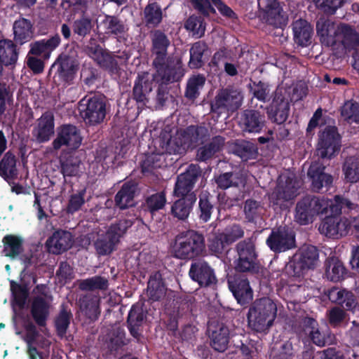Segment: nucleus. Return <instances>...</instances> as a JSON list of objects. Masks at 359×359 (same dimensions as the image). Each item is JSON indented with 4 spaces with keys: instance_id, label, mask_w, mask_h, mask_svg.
I'll list each match as a JSON object with an SVG mask.
<instances>
[{
    "instance_id": "obj_1",
    "label": "nucleus",
    "mask_w": 359,
    "mask_h": 359,
    "mask_svg": "<svg viewBox=\"0 0 359 359\" xmlns=\"http://www.w3.org/2000/svg\"><path fill=\"white\" fill-rule=\"evenodd\" d=\"M205 252V237L197 231H182L175 238L172 253L175 258L191 260L203 255Z\"/></svg>"
},
{
    "instance_id": "obj_64",
    "label": "nucleus",
    "mask_w": 359,
    "mask_h": 359,
    "mask_svg": "<svg viewBox=\"0 0 359 359\" xmlns=\"http://www.w3.org/2000/svg\"><path fill=\"white\" fill-rule=\"evenodd\" d=\"M222 233L229 245L244 236L243 228L238 224L228 226Z\"/></svg>"
},
{
    "instance_id": "obj_23",
    "label": "nucleus",
    "mask_w": 359,
    "mask_h": 359,
    "mask_svg": "<svg viewBox=\"0 0 359 359\" xmlns=\"http://www.w3.org/2000/svg\"><path fill=\"white\" fill-rule=\"evenodd\" d=\"M265 123L264 114L257 110L245 109L241 114L239 125L245 133H260L264 127Z\"/></svg>"
},
{
    "instance_id": "obj_27",
    "label": "nucleus",
    "mask_w": 359,
    "mask_h": 359,
    "mask_svg": "<svg viewBox=\"0 0 359 359\" xmlns=\"http://www.w3.org/2000/svg\"><path fill=\"white\" fill-rule=\"evenodd\" d=\"M289 111L288 100L285 98L281 91L276 90L268 109L269 116L277 123L281 124L287 120Z\"/></svg>"
},
{
    "instance_id": "obj_63",
    "label": "nucleus",
    "mask_w": 359,
    "mask_h": 359,
    "mask_svg": "<svg viewBox=\"0 0 359 359\" xmlns=\"http://www.w3.org/2000/svg\"><path fill=\"white\" fill-rule=\"evenodd\" d=\"M166 203L165 194L163 191L154 194L145 200V207L151 212L158 211L165 206Z\"/></svg>"
},
{
    "instance_id": "obj_50",
    "label": "nucleus",
    "mask_w": 359,
    "mask_h": 359,
    "mask_svg": "<svg viewBox=\"0 0 359 359\" xmlns=\"http://www.w3.org/2000/svg\"><path fill=\"white\" fill-rule=\"evenodd\" d=\"M264 208L260 202L254 199H248L244 204L245 217L249 222L257 223L262 219Z\"/></svg>"
},
{
    "instance_id": "obj_4",
    "label": "nucleus",
    "mask_w": 359,
    "mask_h": 359,
    "mask_svg": "<svg viewBox=\"0 0 359 359\" xmlns=\"http://www.w3.org/2000/svg\"><path fill=\"white\" fill-rule=\"evenodd\" d=\"M132 219H123L111 224L105 234H102L95 242V247L99 255H107L114 251L127 229L133 224Z\"/></svg>"
},
{
    "instance_id": "obj_10",
    "label": "nucleus",
    "mask_w": 359,
    "mask_h": 359,
    "mask_svg": "<svg viewBox=\"0 0 359 359\" xmlns=\"http://www.w3.org/2000/svg\"><path fill=\"white\" fill-rule=\"evenodd\" d=\"M81 116L85 122L90 125L102 123L107 114L106 100L104 97L95 95L92 97H84L79 102Z\"/></svg>"
},
{
    "instance_id": "obj_31",
    "label": "nucleus",
    "mask_w": 359,
    "mask_h": 359,
    "mask_svg": "<svg viewBox=\"0 0 359 359\" xmlns=\"http://www.w3.org/2000/svg\"><path fill=\"white\" fill-rule=\"evenodd\" d=\"M104 34L114 36H122L128 31L125 22L118 16L104 15L98 25Z\"/></svg>"
},
{
    "instance_id": "obj_8",
    "label": "nucleus",
    "mask_w": 359,
    "mask_h": 359,
    "mask_svg": "<svg viewBox=\"0 0 359 359\" xmlns=\"http://www.w3.org/2000/svg\"><path fill=\"white\" fill-rule=\"evenodd\" d=\"M238 258L234 269L238 272L255 273L258 271L255 246L251 238L240 241L236 245Z\"/></svg>"
},
{
    "instance_id": "obj_12",
    "label": "nucleus",
    "mask_w": 359,
    "mask_h": 359,
    "mask_svg": "<svg viewBox=\"0 0 359 359\" xmlns=\"http://www.w3.org/2000/svg\"><path fill=\"white\" fill-rule=\"evenodd\" d=\"M158 142L160 147L159 152L162 154L163 153L182 154L187 149L181 130H176L173 133L169 126H166L162 130Z\"/></svg>"
},
{
    "instance_id": "obj_60",
    "label": "nucleus",
    "mask_w": 359,
    "mask_h": 359,
    "mask_svg": "<svg viewBox=\"0 0 359 359\" xmlns=\"http://www.w3.org/2000/svg\"><path fill=\"white\" fill-rule=\"evenodd\" d=\"M217 187L222 189H226L231 187H238L241 182L238 173L225 172L215 178Z\"/></svg>"
},
{
    "instance_id": "obj_53",
    "label": "nucleus",
    "mask_w": 359,
    "mask_h": 359,
    "mask_svg": "<svg viewBox=\"0 0 359 359\" xmlns=\"http://www.w3.org/2000/svg\"><path fill=\"white\" fill-rule=\"evenodd\" d=\"M306 327L305 331L309 334L313 344L318 346H324L327 343V339L318 328L317 322L311 318H306L304 320Z\"/></svg>"
},
{
    "instance_id": "obj_3",
    "label": "nucleus",
    "mask_w": 359,
    "mask_h": 359,
    "mask_svg": "<svg viewBox=\"0 0 359 359\" xmlns=\"http://www.w3.org/2000/svg\"><path fill=\"white\" fill-rule=\"evenodd\" d=\"M318 260V249L313 245H304L287 263L285 270L290 276L300 277L309 269H313Z\"/></svg>"
},
{
    "instance_id": "obj_52",
    "label": "nucleus",
    "mask_w": 359,
    "mask_h": 359,
    "mask_svg": "<svg viewBox=\"0 0 359 359\" xmlns=\"http://www.w3.org/2000/svg\"><path fill=\"white\" fill-rule=\"evenodd\" d=\"M234 153L239 156L243 161L256 158L257 156V146L248 141L238 140L234 144Z\"/></svg>"
},
{
    "instance_id": "obj_34",
    "label": "nucleus",
    "mask_w": 359,
    "mask_h": 359,
    "mask_svg": "<svg viewBox=\"0 0 359 359\" xmlns=\"http://www.w3.org/2000/svg\"><path fill=\"white\" fill-rule=\"evenodd\" d=\"M196 201V194H191L177 200L171 206V215L179 220L184 221L190 215Z\"/></svg>"
},
{
    "instance_id": "obj_47",
    "label": "nucleus",
    "mask_w": 359,
    "mask_h": 359,
    "mask_svg": "<svg viewBox=\"0 0 359 359\" xmlns=\"http://www.w3.org/2000/svg\"><path fill=\"white\" fill-rule=\"evenodd\" d=\"M32 316L39 326H44L48 316V306L41 297H36L31 308Z\"/></svg>"
},
{
    "instance_id": "obj_36",
    "label": "nucleus",
    "mask_w": 359,
    "mask_h": 359,
    "mask_svg": "<svg viewBox=\"0 0 359 359\" xmlns=\"http://www.w3.org/2000/svg\"><path fill=\"white\" fill-rule=\"evenodd\" d=\"M137 185L135 182H126L115 196L116 205L120 209H126L134 205V197L137 194Z\"/></svg>"
},
{
    "instance_id": "obj_26",
    "label": "nucleus",
    "mask_w": 359,
    "mask_h": 359,
    "mask_svg": "<svg viewBox=\"0 0 359 359\" xmlns=\"http://www.w3.org/2000/svg\"><path fill=\"white\" fill-rule=\"evenodd\" d=\"M263 19L269 25L278 27L286 24L287 17L278 0H265Z\"/></svg>"
},
{
    "instance_id": "obj_25",
    "label": "nucleus",
    "mask_w": 359,
    "mask_h": 359,
    "mask_svg": "<svg viewBox=\"0 0 359 359\" xmlns=\"http://www.w3.org/2000/svg\"><path fill=\"white\" fill-rule=\"evenodd\" d=\"M154 79L148 72L138 74L133 89V96L137 102L145 105L149 99L147 95L152 91Z\"/></svg>"
},
{
    "instance_id": "obj_46",
    "label": "nucleus",
    "mask_w": 359,
    "mask_h": 359,
    "mask_svg": "<svg viewBox=\"0 0 359 359\" xmlns=\"http://www.w3.org/2000/svg\"><path fill=\"white\" fill-rule=\"evenodd\" d=\"M4 244L3 253L6 257L15 259L23 251V240L15 235H7L2 240Z\"/></svg>"
},
{
    "instance_id": "obj_24",
    "label": "nucleus",
    "mask_w": 359,
    "mask_h": 359,
    "mask_svg": "<svg viewBox=\"0 0 359 359\" xmlns=\"http://www.w3.org/2000/svg\"><path fill=\"white\" fill-rule=\"evenodd\" d=\"M208 332L212 347L219 352H224L228 346L229 331L222 323L212 320L209 323Z\"/></svg>"
},
{
    "instance_id": "obj_11",
    "label": "nucleus",
    "mask_w": 359,
    "mask_h": 359,
    "mask_svg": "<svg viewBox=\"0 0 359 359\" xmlns=\"http://www.w3.org/2000/svg\"><path fill=\"white\" fill-rule=\"evenodd\" d=\"M340 140L337 128L327 126L319 135L316 148L317 156L321 158H331L341 147Z\"/></svg>"
},
{
    "instance_id": "obj_16",
    "label": "nucleus",
    "mask_w": 359,
    "mask_h": 359,
    "mask_svg": "<svg viewBox=\"0 0 359 359\" xmlns=\"http://www.w3.org/2000/svg\"><path fill=\"white\" fill-rule=\"evenodd\" d=\"M326 167L319 161L313 162L309 168L307 176L311 181V187L314 192L327 191L333 182L332 176L327 173Z\"/></svg>"
},
{
    "instance_id": "obj_19",
    "label": "nucleus",
    "mask_w": 359,
    "mask_h": 359,
    "mask_svg": "<svg viewBox=\"0 0 359 359\" xmlns=\"http://www.w3.org/2000/svg\"><path fill=\"white\" fill-rule=\"evenodd\" d=\"M350 223L346 218L336 216L327 217L320 224L318 230L321 234L332 238H339L348 233Z\"/></svg>"
},
{
    "instance_id": "obj_42",
    "label": "nucleus",
    "mask_w": 359,
    "mask_h": 359,
    "mask_svg": "<svg viewBox=\"0 0 359 359\" xmlns=\"http://www.w3.org/2000/svg\"><path fill=\"white\" fill-rule=\"evenodd\" d=\"M99 298L91 294H86L79 299L81 312L90 320L97 319L100 314Z\"/></svg>"
},
{
    "instance_id": "obj_58",
    "label": "nucleus",
    "mask_w": 359,
    "mask_h": 359,
    "mask_svg": "<svg viewBox=\"0 0 359 359\" xmlns=\"http://www.w3.org/2000/svg\"><path fill=\"white\" fill-rule=\"evenodd\" d=\"M207 46L205 43L198 41L194 43L190 49V60L189 66L192 69H198L204 64L203 55Z\"/></svg>"
},
{
    "instance_id": "obj_38",
    "label": "nucleus",
    "mask_w": 359,
    "mask_h": 359,
    "mask_svg": "<svg viewBox=\"0 0 359 359\" xmlns=\"http://www.w3.org/2000/svg\"><path fill=\"white\" fill-rule=\"evenodd\" d=\"M181 132L187 148L203 143L210 136L208 128L202 126H191Z\"/></svg>"
},
{
    "instance_id": "obj_13",
    "label": "nucleus",
    "mask_w": 359,
    "mask_h": 359,
    "mask_svg": "<svg viewBox=\"0 0 359 359\" xmlns=\"http://www.w3.org/2000/svg\"><path fill=\"white\" fill-rule=\"evenodd\" d=\"M78 51L74 47L62 53L55 62L57 65V74L60 79L68 83L71 81L79 67Z\"/></svg>"
},
{
    "instance_id": "obj_54",
    "label": "nucleus",
    "mask_w": 359,
    "mask_h": 359,
    "mask_svg": "<svg viewBox=\"0 0 359 359\" xmlns=\"http://www.w3.org/2000/svg\"><path fill=\"white\" fill-rule=\"evenodd\" d=\"M144 21L148 27H156L162 20V11L156 3L148 4L144 10Z\"/></svg>"
},
{
    "instance_id": "obj_33",
    "label": "nucleus",
    "mask_w": 359,
    "mask_h": 359,
    "mask_svg": "<svg viewBox=\"0 0 359 359\" xmlns=\"http://www.w3.org/2000/svg\"><path fill=\"white\" fill-rule=\"evenodd\" d=\"M145 320V313L141 304L132 306L128 317V325L130 334L137 340L141 337V327Z\"/></svg>"
},
{
    "instance_id": "obj_49",
    "label": "nucleus",
    "mask_w": 359,
    "mask_h": 359,
    "mask_svg": "<svg viewBox=\"0 0 359 359\" xmlns=\"http://www.w3.org/2000/svg\"><path fill=\"white\" fill-rule=\"evenodd\" d=\"M16 161L12 152H6L0 161V175L6 180L15 177L18 175Z\"/></svg>"
},
{
    "instance_id": "obj_39",
    "label": "nucleus",
    "mask_w": 359,
    "mask_h": 359,
    "mask_svg": "<svg viewBox=\"0 0 359 359\" xmlns=\"http://www.w3.org/2000/svg\"><path fill=\"white\" fill-rule=\"evenodd\" d=\"M225 144V138L222 136H215L211 141L200 147L197 149L196 160L198 161H206L212 158L215 154L220 151Z\"/></svg>"
},
{
    "instance_id": "obj_55",
    "label": "nucleus",
    "mask_w": 359,
    "mask_h": 359,
    "mask_svg": "<svg viewBox=\"0 0 359 359\" xmlns=\"http://www.w3.org/2000/svg\"><path fill=\"white\" fill-rule=\"evenodd\" d=\"M342 170L345 180L350 183H355L359 181V161L354 156L346 158Z\"/></svg>"
},
{
    "instance_id": "obj_57",
    "label": "nucleus",
    "mask_w": 359,
    "mask_h": 359,
    "mask_svg": "<svg viewBox=\"0 0 359 359\" xmlns=\"http://www.w3.org/2000/svg\"><path fill=\"white\" fill-rule=\"evenodd\" d=\"M108 280L100 276L79 281V287L81 290H105L108 288Z\"/></svg>"
},
{
    "instance_id": "obj_59",
    "label": "nucleus",
    "mask_w": 359,
    "mask_h": 359,
    "mask_svg": "<svg viewBox=\"0 0 359 359\" xmlns=\"http://www.w3.org/2000/svg\"><path fill=\"white\" fill-rule=\"evenodd\" d=\"M72 318L71 311L67 310L65 305H62L60 311L55 319V325L59 335L63 336L66 334Z\"/></svg>"
},
{
    "instance_id": "obj_61",
    "label": "nucleus",
    "mask_w": 359,
    "mask_h": 359,
    "mask_svg": "<svg viewBox=\"0 0 359 359\" xmlns=\"http://www.w3.org/2000/svg\"><path fill=\"white\" fill-rule=\"evenodd\" d=\"M341 115L344 120L350 123H359V103L348 101L341 109Z\"/></svg>"
},
{
    "instance_id": "obj_14",
    "label": "nucleus",
    "mask_w": 359,
    "mask_h": 359,
    "mask_svg": "<svg viewBox=\"0 0 359 359\" xmlns=\"http://www.w3.org/2000/svg\"><path fill=\"white\" fill-rule=\"evenodd\" d=\"M201 175V170L198 165L191 164L187 170L177 177L173 194L177 197H185L195 194L192 191L194 186Z\"/></svg>"
},
{
    "instance_id": "obj_22",
    "label": "nucleus",
    "mask_w": 359,
    "mask_h": 359,
    "mask_svg": "<svg viewBox=\"0 0 359 359\" xmlns=\"http://www.w3.org/2000/svg\"><path fill=\"white\" fill-rule=\"evenodd\" d=\"M228 283L231 291L240 304H248L252 299V290L245 276L235 275L228 280Z\"/></svg>"
},
{
    "instance_id": "obj_21",
    "label": "nucleus",
    "mask_w": 359,
    "mask_h": 359,
    "mask_svg": "<svg viewBox=\"0 0 359 359\" xmlns=\"http://www.w3.org/2000/svg\"><path fill=\"white\" fill-rule=\"evenodd\" d=\"M86 53L94 60L101 67L114 72L117 67L115 58L107 51L97 44L95 39H90L85 46Z\"/></svg>"
},
{
    "instance_id": "obj_6",
    "label": "nucleus",
    "mask_w": 359,
    "mask_h": 359,
    "mask_svg": "<svg viewBox=\"0 0 359 359\" xmlns=\"http://www.w3.org/2000/svg\"><path fill=\"white\" fill-rule=\"evenodd\" d=\"M327 205L325 197L306 196L297 203L295 219L300 224H306L316 215L327 214Z\"/></svg>"
},
{
    "instance_id": "obj_30",
    "label": "nucleus",
    "mask_w": 359,
    "mask_h": 359,
    "mask_svg": "<svg viewBox=\"0 0 359 359\" xmlns=\"http://www.w3.org/2000/svg\"><path fill=\"white\" fill-rule=\"evenodd\" d=\"M73 244L72 236L69 231H57L46 241L48 251L59 255L69 250Z\"/></svg>"
},
{
    "instance_id": "obj_41",
    "label": "nucleus",
    "mask_w": 359,
    "mask_h": 359,
    "mask_svg": "<svg viewBox=\"0 0 359 359\" xmlns=\"http://www.w3.org/2000/svg\"><path fill=\"white\" fill-rule=\"evenodd\" d=\"M17 43L10 39L0 40V61L5 65H13L17 62L19 50Z\"/></svg>"
},
{
    "instance_id": "obj_20",
    "label": "nucleus",
    "mask_w": 359,
    "mask_h": 359,
    "mask_svg": "<svg viewBox=\"0 0 359 359\" xmlns=\"http://www.w3.org/2000/svg\"><path fill=\"white\" fill-rule=\"evenodd\" d=\"M189 274L190 278L201 287H208L217 283L214 270L203 259L191 263Z\"/></svg>"
},
{
    "instance_id": "obj_15",
    "label": "nucleus",
    "mask_w": 359,
    "mask_h": 359,
    "mask_svg": "<svg viewBox=\"0 0 359 359\" xmlns=\"http://www.w3.org/2000/svg\"><path fill=\"white\" fill-rule=\"evenodd\" d=\"M341 23L337 24L331 19L321 17L316 22V32L321 43L327 46H335L339 40Z\"/></svg>"
},
{
    "instance_id": "obj_35",
    "label": "nucleus",
    "mask_w": 359,
    "mask_h": 359,
    "mask_svg": "<svg viewBox=\"0 0 359 359\" xmlns=\"http://www.w3.org/2000/svg\"><path fill=\"white\" fill-rule=\"evenodd\" d=\"M13 41L20 46L31 41L34 36V30L31 22L25 18L15 20L13 26Z\"/></svg>"
},
{
    "instance_id": "obj_56",
    "label": "nucleus",
    "mask_w": 359,
    "mask_h": 359,
    "mask_svg": "<svg viewBox=\"0 0 359 359\" xmlns=\"http://www.w3.org/2000/svg\"><path fill=\"white\" fill-rule=\"evenodd\" d=\"M208 246L210 252L217 257L222 255L229 243L222 232H215L208 238Z\"/></svg>"
},
{
    "instance_id": "obj_5",
    "label": "nucleus",
    "mask_w": 359,
    "mask_h": 359,
    "mask_svg": "<svg viewBox=\"0 0 359 359\" xmlns=\"http://www.w3.org/2000/svg\"><path fill=\"white\" fill-rule=\"evenodd\" d=\"M243 100L244 93L241 88L229 86L218 91L211 103V109L218 114L232 113L242 106Z\"/></svg>"
},
{
    "instance_id": "obj_45",
    "label": "nucleus",
    "mask_w": 359,
    "mask_h": 359,
    "mask_svg": "<svg viewBox=\"0 0 359 359\" xmlns=\"http://www.w3.org/2000/svg\"><path fill=\"white\" fill-rule=\"evenodd\" d=\"M166 288L162 281L161 274L155 272L148 282L147 294L150 299L159 301L165 295Z\"/></svg>"
},
{
    "instance_id": "obj_9",
    "label": "nucleus",
    "mask_w": 359,
    "mask_h": 359,
    "mask_svg": "<svg viewBox=\"0 0 359 359\" xmlns=\"http://www.w3.org/2000/svg\"><path fill=\"white\" fill-rule=\"evenodd\" d=\"M300 187L301 182L295 176H281L276 187L270 194L269 200L273 205L282 206L299 194Z\"/></svg>"
},
{
    "instance_id": "obj_7",
    "label": "nucleus",
    "mask_w": 359,
    "mask_h": 359,
    "mask_svg": "<svg viewBox=\"0 0 359 359\" xmlns=\"http://www.w3.org/2000/svg\"><path fill=\"white\" fill-rule=\"evenodd\" d=\"M155 72L151 74L158 85L167 86L179 81L184 76V69L180 62H175L171 58L152 61Z\"/></svg>"
},
{
    "instance_id": "obj_28",
    "label": "nucleus",
    "mask_w": 359,
    "mask_h": 359,
    "mask_svg": "<svg viewBox=\"0 0 359 359\" xmlns=\"http://www.w3.org/2000/svg\"><path fill=\"white\" fill-rule=\"evenodd\" d=\"M54 116L46 111L37 120L32 134L39 143L48 142L54 134Z\"/></svg>"
},
{
    "instance_id": "obj_18",
    "label": "nucleus",
    "mask_w": 359,
    "mask_h": 359,
    "mask_svg": "<svg viewBox=\"0 0 359 359\" xmlns=\"http://www.w3.org/2000/svg\"><path fill=\"white\" fill-rule=\"evenodd\" d=\"M81 143L79 130L73 125H63L58 128L57 137L52 144L55 150L65 146L70 149H77Z\"/></svg>"
},
{
    "instance_id": "obj_51",
    "label": "nucleus",
    "mask_w": 359,
    "mask_h": 359,
    "mask_svg": "<svg viewBox=\"0 0 359 359\" xmlns=\"http://www.w3.org/2000/svg\"><path fill=\"white\" fill-rule=\"evenodd\" d=\"M205 83L204 76L198 74L191 76L187 81L184 96L191 100L198 97Z\"/></svg>"
},
{
    "instance_id": "obj_43",
    "label": "nucleus",
    "mask_w": 359,
    "mask_h": 359,
    "mask_svg": "<svg viewBox=\"0 0 359 359\" xmlns=\"http://www.w3.org/2000/svg\"><path fill=\"white\" fill-rule=\"evenodd\" d=\"M339 43H341L346 49L359 48V32L348 24L341 22Z\"/></svg>"
},
{
    "instance_id": "obj_62",
    "label": "nucleus",
    "mask_w": 359,
    "mask_h": 359,
    "mask_svg": "<svg viewBox=\"0 0 359 359\" xmlns=\"http://www.w3.org/2000/svg\"><path fill=\"white\" fill-rule=\"evenodd\" d=\"M93 22L88 17H81L75 20L72 24V29L74 34L82 38L86 36L91 32Z\"/></svg>"
},
{
    "instance_id": "obj_29",
    "label": "nucleus",
    "mask_w": 359,
    "mask_h": 359,
    "mask_svg": "<svg viewBox=\"0 0 359 359\" xmlns=\"http://www.w3.org/2000/svg\"><path fill=\"white\" fill-rule=\"evenodd\" d=\"M150 37L152 61L169 59L168 48L170 45V41L167 35L161 30L156 29L151 32Z\"/></svg>"
},
{
    "instance_id": "obj_32",
    "label": "nucleus",
    "mask_w": 359,
    "mask_h": 359,
    "mask_svg": "<svg viewBox=\"0 0 359 359\" xmlns=\"http://www.w3.org/2000/svg\"><path fill=\"white\" fill-rule=\"evenodd\" d=\"M60 37L55 34L48 39H43L30 43L29 55H42L44 59L50 57V53L60 43Z\"/></svg>"
},
{
    "instance_id": "obj_2",
    "label": "nucleus",
    "mask_w": 359,
    "mask_h": 359,
    "mask_svg": "<svg viewBox=\"0 0 359 359\" xmlns=\"http://www.w3.org/2000/svg\"><path fill=\"white\" fill-rule=\"evenodd\" d=\"M277 307L269 298L257 299L248 313L249 327L258 332L268 330L276 316Z\"/></svg>"
},
{
    "instance_id": "obj_44",
    "label": "nucleus",
    "mask_w": 359,
    "mask_h": 359,
    "mask_svg": "<svg viewBox=\"0 0 359 359\" xmlns=\"http://www.w3.org/2000/svg\"><path fill=\"white\" fill-rule=\"evenodd\" d=\"M346 268L344 264L337 257L328 258L325 262V276L333 282L342 280L346 275Z\"/></svg>"
},
{
    "instance_id": "obj_17",
    "label": "nucleus",
    "mask_w": 359,
    "mask_h": 359,
    "mask_svg": "<svg viewBox=\"0 0 359 359\" xmlns=\"http://www.w3.org/2000/svg\"><path fill=\"white\" fill-rule=\"evenodd\" d=\"M266 243L273 252H284L295 246L294 235L287 228L280 226L272 231Z\"/></svg>"
},
{
    "instance_id": "obj_37",
    "label": "nucleus",
    "mask_w": 359,
    "mask_h": 359,
    "mask_svg": "<svg viewBox=\"0 0 359 359\" xmlns=\"http://www.w3.org/2000/svg\"><path fill=\"white\" fill-rule=\"evenodd\" d=\"M294 39L296 43L301 46H307L311 42L313 28L305 20L299 19L292 24Z\"/></svg>"
},
{
    "instance_id": "obj_48",
    "label": "nucleus",
    "mask_w": 359,
    "mask_h": 359,
    "mask_svg": "<svg viewBox=\"0 0 359 359\" xmlns=\"http://www.w3.org/2000/svg\"><path fill=\"white\" fill-rule=\"evenodd\" d=\"M160 153H151L144 156L141 161L142 172L144 175L156 174V171L162 166L164 158Z\"/></svg>"
},
{
    "instance_id": "obj_40",
    "label": "nucleus",
    "mask_w": 359,
    "mask_h": 359,
    "mask_svg": "<svg viewBox=\"0 0 359 359\" xmlns=\"http://www.w3.org/2000/svg\"><path fill=\"white\" fill-rule=\"evenodd\" d=\"M329 299L335 304L352 309L356 305L355 298L351 292L338 287H332L327 292Z\"/></svg>"
}]
</instances>
